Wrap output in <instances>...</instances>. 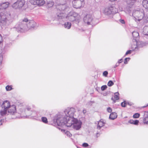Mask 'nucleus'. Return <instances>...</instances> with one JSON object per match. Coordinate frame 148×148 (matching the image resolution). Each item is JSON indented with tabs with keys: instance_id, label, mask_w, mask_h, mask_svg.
<instances>
[{
	"instance_id": "obj_1",
	"label": "nucleus",
	"mask_w": 148,
	"mask_h": 148,
	"mask_svg": "<svg viewBox=\"0 0 148 148\" xmlns=\"http://www.w3.org/2000/svg\"><path fill=\"white\" fill-rule=\"evenodd\" d=\"M74 119L71 118H67V119L66 118H65L64 115L59 114L55 116L53 119V122L59 126H62L65 125L67 127H72Z\"/></svg>"
},
{
	"instance_id": "obj_2",
	"label": "nucleus",
	"mask_w": 148,
	"mask_h": 148,
	"mask_svg": "<svg viewBox=\"0 0 148 148\" xmlns=\"http://www.w3.org/2000/svg\"><path fill=\"white\" fill-rule=\"evenodd\" d=\"M11 22V17L10 14L2 12L0 13V25L2 27L8 25Z\"/></svg>"
},
{
	"instance_id": "obj_3",
	"label": "nucleus",
	"mask_w": 148,
	"mask_h": 148,
	"mask_svg": "<svg viewBox=\"0 0 148 148\" xmlns=\"http://www.w3.org/2000/svg\"><path fill=\"white\" fill-rule=\"evenodd\" d=\"M132 16L135 18V21H140L144 16V11L142 9L133 10L132 12Z\"/></svg>"
},
{
	"instance_id": "obj_4",
	"label": "nucleus",
	"mask_w": 148,
	"mask_h": 148,
	"mask_svg": "<svg viewBox=\"0 0 148 148\" xmlns=\"http://www.w3.org/2000/svg\"><path fill=\"white\" fill-rule=\"evenodd\" d=\"M27 22L28 20L27 18H25L19 24L18 27H16V30L18 32H22L27 30Z\"/></svg>"
},
{
	"instance_id": "obj_5",
	"label": "nucleus",
	"mask_w": 148,
	"mask_h": 148,
	"mask_svg": "<svg viewBox=\"0 0 148 148\" xmlns=\"http://www.w3.org/2000/svg\"><path fill=\"white\" fill-rule=\"evenodd\" d=\"M75 112V110L74 108H68L64 110L63 114L65 118L67 119V118H73Z\"/></svg>"
},
{
	"instance_id": "obj_6",
	"label": "nucleus",
	"mask_w": 148,
	"mask_h": 148,
	"mask_svg": "<svg viewBox=\"0 0 148 148\" xmlns=\"http://www.w3.org/2000/svg\"><path fill=\"white\" fill-rule=\"evenodd\" d=\"M101 12L105 15L108 16L116 13L117 11L115 8L111 6L109 8H104L101 10Z\"/></svg>"
},
{
	"instance_id": "obj_7",
	"label": "nucleus",
	"mask_w": 148,
	"mask_h": 148,
	"mask_svg": "<svg viewBox=\"0 0 148 148\" xmlns=\"http://www.w3.org/2000/svg\"><path fill=\"white\" fill-rule=\"evenodd\" d=\"M72 3L74 8L80 9L84 7L85 3L84 0H73Z\"/></svg>"
},
{
	"instance_id": "obj_8",
	"label": "nucleus",
	"mask_w": 148,
	"mask_h": 148,
	"mask_svg": "<svg viewBox=\"0 0 148 148\" xmlns=\"http://www.w3.org/2000/svg\"><path fill=\"white\" fill-rule=\"evenodd\" d=\"M79 15L77 13L72 12H70L66 16V18L71 21H73L77 20L78 18Z\"/></svg>"
},
{
	"instance_id": "obj_9",
	"label": "nucleus",
	"mask_w": 148,
	"mask_h": 148,
	"mask_svg": "<svg viewBox=\"0 0 148 148\" xmlns=\"http://www.w3.org/2000/svg\"><path fill=\"white\" fill-rule=\"evenodd\" d=\"M25 113V110H24L23 107L19 108V109L15 113V116L16 117H13V118H25L26 116L24 115Z\"/></svg>"
},
{
	"instance_id": "obj_10",
	"label": "nucleus",
	"mask_w": 148,
	"mask_h": 148,
	"mask_svg": "<svg viewBox=\"0 0 148 148\" xmlns=\"http://www.w3.org/2000/svg\"><path fill=\"white\" fill-rule=\"evenodd\" d=\"M65 0V3L64 4H61L59 5L58 8L60 11H67L69 9V5L70 2V0Z\"/></svg>"
},
{
	"instance_id": "obj_11",
	"label": "nucleus",
	"mask_w": 148,
	"mask_h": 148,
	"mask_svg": "<svg viewBox=\"0 0 148 148\" xmlns=\"http://www.w3.org/2000/svg\"><path fill=\"white\" fill-rule=\"evenodd\" d=\"M84 23L88 25H92L95 24L92 16L90 14H87L84 18Z\"/></svg>"
},
{
	"instance_id": "obj_12",
	"label": "nucleus",
	"mask_w": 148,
	"mask_h": 148,
	"mask_svg": "<svg viewBox=\"0 0 148 148\" xmlns=\"http://www.w3.org/2000/svg\"><path fill=\"white\" fill-rule=\"evenodd\" d=\"M25 3V0H17L13 4L12 7L15 9H20L23 6Z\"/></svg>"
},
{
	"instance_id": "obj_13",
	"label": "nucleus",
	"mask_w": 148,
	"mask_h": 148,
	"mask_svg": "<svg viewBox=\"0 0 148 148\" xmlns=\"http://www.w3.org/2000/svg\"><path fill=\"white\" fill-rule=\"evenodd\" d=\"M74 120L72 127L76 130H78L81 128L82 123L81 121L78 120L76 119H74Z\"/></svg>"
},
{
	"instance_id": "obj_14",
	"label": "nucleus",
	"mask_w": 148,
	"mask_h": 148,
	"mask_svg": "<svg viewBox=\"0 0 148 148\" xmlns=\"http://www.w3.org/2000/svg\"><path fill=\"white\" fill-rule=\"evenodd\" d=\"M1 107L2 108L8 110L11 106L10 103L7 100L4 101L1 105Z\"/></svg>"
},
{
	"instance_id": "obj_15",
	"label": "nucleus",
	"mask_w": 148,
	"mask_h": 148,
	"mask_svg": "<svg viewBox=\"0 0 148 148\" xmlns=\"http://www.w3.org/2000/svg\"><path fill=\"white\" fill-rule=\"evenodd\" d=\"M8 112L12 114L15 115V113L16 112L15 106L14 105L11 106L8 110Z\"/></svg>"
},
{
	"instance_id": "obj_16",
	"label": "nucleus",
	"mask_w": 148,
	"mask_h": 148,
	"mask_svg": "<svg viewBox=\"0 0 148 148\" xmlns=\"http://www.w3.org/2000/svg\"><path fill=\"white\" fill-rule=\"evenodd\" d=\"M36 25V23L33 20H28V22H27V29L28 28L31 29L35 27Z\"/></svg>"
},
{
	"instance_id": "obj_17",
	"label": "nucleus",
	"mask_w": 148,
	"mask_h": 148,
	"mask_svg": "<svg viewBox=\"0 0 148 148\" xmlns=\"http://www.w3.org/2000/svg\"><path fill=\"white\" fill-rule=\"evenodd\" d=\"M138 40L135 39V40H133L131 44V49L132 50H136L138 48Z\"/></svg>"
},
{
	"instance_id": "obj_18",
	"label": "nucleus",
	"mask_w": 148,
	"mask_h": 148,
	"mask_svg": "<svg viewBox=\"0 0 148 148\" xmlns=\"http://www.w3.org/2000/svg\"><path fill=\"white\" fill-rule=\"evenodd\" d=\"M105 123V122L102 119L100 120L98 122L97 128L98 130H100L101 127H103Z\"/></svg>"
},
{
	"instance_id": "obj_19",
	"label": "nucleus",
	"mask_w": 148,
	"mask_h": 148,
	"mask_svg": "<svg viewBox=\"0 0 148 148\" xmlns=\"http://www.w3.org/2000/svg\"><path fill=\"white\" fill-rule=\"evenodd\" d=\"M9 4V3L8 2L0 4V10H2L6 9L8 7Z\"/></svg>"
},
{
	"instance_id": "obj_20",
	"label": "nucleus",
	"mask_w": 148,
	"mask_h": 148,
	"mask_svg": "<svg viewBox=\"0 0 148 148\" xmlns=\"http://www.w3.org/2000/svg\"><path fill=\"white\" fill-rule=\"evenodd\" d=\"M132 35L133 38V40H135V39L138 40L139 38V35L138 32L134 31L132 33Z\"/></svg>"
},
{
	"instance_id": "obj_21",
	"label": "nucleus",
	"mask_w": 148,
	"mask_h": 148,
	"mask_svg": "<svg viewBox=\"0 0 148 148\" xmlns=\"http://www.w3.org/2000/svg\"><path fill=\"white\" fill-rule=\"evenodd\" d=\"M117 115L116 113L113 112L111 113L109 116V118L112 120H114L117 118Z\"/></svg>"
},
{
	"instance_id": "obj_22",
	"label": "nucleus",
	"mask_w": 148,
	"mask_h": 148,
	"mask_svg": "<svg viewBox=\"0 0 148 148\" xmlns=\"http://www.w3.org/2000/svg\"><path fill=\"white\" fill-rule=\"evenodd\" d=\"M66 14L65 12L60 13L57 14L58 18L59 19H62L66 17Z\"/></svg>"
},
{
	"instance_id": "obj_23",
	"label": "nucleus",
	"mask_w": 148,
	"mask_h": 148,
	"mask_svg": "<svg viewBox=\"0 0 148 148\" xmlns=\"http://www.w3.org/2000/svg\"><path fill=\"white\" fill-rule=\"evenodd\" d=\"M142 5L146 9L148 10V1L143 0L142 2Z\"/></svg>"
},
{
	"instance_id": "obj_24",
	"label": "nucleus",
	"mask_w": 148,
	"mask_h": 148,
	"mask_svg": "<svg viewBox=\"0 0 148 148\" xmlns=\"http://www.w3.org/2000/svg\"><path fill=\"white\" fill-rule=\"evenodd\" d=\"M71 24V23L69 22H66L64 24V27L65 28L69 29L70 28Z\"/></svg>"
},
{
	"instance_id": "obj_25",
	"label": "nucleus",
	"mask_w": 148,
	"mask_h": 148,
	"mask_svg": "<svg viewBox=\"0 0 148 148\" xmlns=\"http://www.w3.org/2000/svg\"><path fill=\"white\" fill-rule=\"evenodd\" d=\"M143 34L145 35H148V25L145 26L143 29Z\"/></svg>"
},
{
	"instance_id": "obj_26",
	"label": "nucleus",
	"mask_w": 148,
	"mask_h": 148,
	"mask_svg": "<svg viewBox=\"0 0 148 148\" xmlns=\"http://www.w3.org/2000/svg\"><path fill=\"white\" fill-rule=\"evenodd\" d=\"M119 94L118 92L115 93L114 98H112V99L113 101L114 100L115 101L118 100L119 99Z\"/></svg>"
},
{
	"instance_id": "obj_27",
	"label": "nucleus",
	"mask_w": 148,
	"mask_h": 148,
	"mask_svg": "<svg viewBox=\"0 0 148 148\" xmlns=\"http://www.w3.org/2000/svg\"><path fill=\"white\" fill-rule=\"evenodd\" d=\"M146 45V44L143 42L138 41L137 45L138 48L143 47Z\"/></svg>"
},
{
	"instance_id": "obj_28",
	"label": "nucleus",
	"mask_w": 148,
	"mask_h": 148,
	"mask_svg": "<svg viewBox=\"0 0 148 148\" xmlns=\"http://www.w3.org/2000/svg\"><path fill=\"white\" fill-rule=\"evenodd\" d=\"M37 5L39 6L43 5L45 3V1L44 0H37Z\"/></svg>"
},
{
	"instance_id": "obj_29",
	"label": "nucleus",
	"mask_w": 148,
	"mask_h": 148,
	"mask_svg": "<svg viewBox=\"0 0 148 148\" xmlns=\"http://www.w3.org/2000/svg\"><path fill=\"white\" fill-rule=\"evenodd\" d=\"M143 122L145 124H148V115L145 116L143 118Z\"/></svg>"
},
{
	"instance_id": "obj_30",
	"label": "nucleus",
	"mask_w": 148,
	"mask_h": 148,
	"mask_svg": "<svg viewBox=\"0 0 148 148\" xmlns=\"http://www.w3.org/2000/svg\"><path fill=\"white\" fill-rule=\"evenodd\" d=\"M139 121L138 120H130V123L137 125H138Z\"/></svg>"
},
{
	"instance_id": "obj_31",
	"label": "nucleus",
	"mask_w": 148,
	"mask_h": 148,
	"mask_svg": "<svg viewBox=\"0 0 148 148\" xmlns=\"http://www.w3.org/2000/svg\"><path fill=\"white\" fill-rule=\"evenodd\" d=\"M61 131L62 132L65 133V134L68 136L70 137L72 136V134L69 132V131H66L65 130H62Z\"/></svg>"
},
{
	"instance_id": "obj_32",
	"label": "nucleus",
	"mask_w": 148,
	"mask_h": 148,
	"mask_svg": "<svg viewBox=\"0 0 148 148\" xmlns=\"http://www.w3.org/2000/svg\"><path fill=\"white\" fill-rule=\"evenodd\" d=\"M8 110L4 109L3 110H1L0 111V114L2 116L5 115L7 112Z\"/></svg>"
},
{
	"instance_id": "obj_33",
	"label": "nucleus",
	"mask_w": 148,
	"mask_h": 148,
	"mask_svg": "<svg viewBox=\"0 0 148 148\" xmlns=\"http://www.w3.org/2000/svg\"><path fill=\"white\" fill-rule=\"evenodd\" d=\"M41 120L42 122L45 123H47L48 122L47 118L45 117H42L41 118Z\"/></svg>"
},
{
	"instance_id": "obj_34",
	"label": "nucleus",
	"mask_w": 148,
	"mask_h": 148,
	"mask_svg": "<svg viewBox=\"0 0 148 148\" xmlns=\"http://www.w3.org/2000/svg\"><path fill=\"white\" fill-rule=\"evenodd\" d=\"M5 88H6V90L7 91H10L12 89V86H9V85L7 86Z\"/></svg>"
},
{
	"instance_id": "obj_35",
	"label": "nucleus",
	"mask_w": 148,
	"mask_h": 148,
	"mask_svg": "<svg viewBox=\"0 0 148 148\" xmlns=\"http://www.w3.org/2000/svg\"><path fill=\"white\" fill-rule=\"evenodd\" d=\"M140 116V114L138 113H135L133 115V118H138Z\"/></svg>"
},
{
	"instance_id": "obj_36",
	"label": "nucleus",
	"mask_w": 148,
	"mask_h": 148,
	"mask_svg": "<svg viewBox=\"0 0 148 148\" xmlns=\"http://www.w3.org/2000/svg\"><path fill=\"white\" fill-rule=\"evenodd\" d=\"M114 85V83L111 80L109 81L108 83V85L109 86H111Z\"/></svg>"
},
{
	"instance_id": "obj_37",
	"label": "nucleus",
	"mask_w": 148,
	"mask_h": 148,
	"mask_svg": "<svg viewBox=\"0 0 148 148\" xmlns=\"http://www.w3.org/2000/svg\"><path fill=\"white\" fill-rule=\"evenodd\" d=\"M107 88V86L106 85L102 86L101 87V90L102 91H103L105 90Z\"/></svg>"
},
{
	"instance_id": "obj_38",
	"label": "nucleus",
	"mask_w": 148,
	"mask_h": 148,
	"mask_svg": "<svg viewBox=\"0 0 148 148\" xmlns=\"http://www.w3.org/2000/svg\"><path fill=\"white\" fill-rule=\"evenodd\" d=\"M127 104L124 101L123 102H122L121 103V106L123 107H125L126 106Z\"/></svg>"
},
{
	"instance_id": "obj_39",
	"label": "nucleus",
	"mask_w": 148,
	"mask_h": 148,
	"mask_svg": "<svg viewBox=\"0 0 148 148\" xmlns=\"http://www.w3.org/2000/svg\"><path fill=\"white\" fill-rule=\"evenodd\" d=\"M130 60V58H126L124 61V63L125 64H126L127 63V61H128L129 60Z\"/></svg>"
},
{
	"instance_id": "obj_40",
	"label": "nucleus",
	"mask_w": 148,
	"mask_h": 148,
	"mask_svg": "<svg viewBox=\"0 0 148 148\" xmlns=\"http://www.w3.org/2000/svg\"><path fill=\"white\" fill-rule=\"evenodd\" d=\"M108 74V72L106 71H104L103 73V75L105 77H107Z\"/></svg>"
},
{
	"instance_id": "obj_41",
	"label": "nucleus",
	"mask_w": 148,
	"mask_h": 148,
	"mask_svg": "<svg viewBox=\"0 0 148 148\" xmlns=\"http://www.w3.org/2000/svg\"><path fill=\"white\" fill-rule=\"evenodd\" d=\"M107 111L108 112H111L112 111V109L110 107H108L107 108Z\"/></svg>"
},
{
	"instance_id": "obj_42",
	"label": "nucleus",
	"mask_w": 148,
	"mask_h": 148,
	"mask_svg": "<svg viewBox=\"0 0 148 148\" xmlns=\"http://www.w3.org/2000/svg\"><path fill=\"white\" fill-rule=\"evenodd\" d=\"M82 146L84 147H86L88 146V144L87 143H84L83 144Z\"/></svg>"
},
{
	"instance_id": "obj_43",
	"label": "nucleus",
	"mask_w": 148,
	"mask_h": 148,
	"mask_svg": "<svg viewBox=\"0 0 148 148\" xmlns=\"http://www.w3.org/2000/svg\"><path fill=\"white\" fill-rule=\"evenodd\" d=\"M3 41L2 37L1 34H0V45L2 43Z\"/></svg>"
},
{
	"instance_id": "obj_44",
	"label": "nucleus",
	"mask_w": 148,
	"mask_h": 148,
	"mask_svg": "<svg viewBox=\"0 0 148 148\" xmlns=\"http://www.w3.org/2000/svg\"><path fill=\"white\" fill-rule=\"evenodd\" d=\"M3 59V57L2 55H0V65L1 64L2 61Z\"/></svg>"
},
{
	"instance_id": "obj_45",
	"label": "nucleus",
	"mask_w": 148,
	"mask_h": 148,
	"mask_svg": "<svg viewBox=\"0 0 148 148\" xmlns=\"http://www.w3.org/2000/svg\"><path fill=\"white\" fill-rule=\"evenodd\" d=\"M31 109V108L29 106H27L26 108V109L28 111L30 110Z\"/></svg>"
},
{
	"instance_id": "obj_46",
	"label": "nucleus",
	"mask_w": 148,
	"mask_h": 148,
	"mask_svg": "<svg viewBox=\"0 0 148 148\" xmlns=\"http://www.w3.org/2000/svg\"><path fill=\"white\" fill-rule=\"evenodd\" d=\"M120 22L122 24H124L125 23V21L123 20L120 19Z\"/></svg>"
},
{
	"instance_id": "obj_47",
	"label": "nucleus",
	"mask_w": 148,
	"mask_h": 148,
	"mask_svg": "<svg viewBox=\"0 0 148 148\" xmlns=\"http://www.w3.org/2000/svg\"><path fill=\"white\" fill-rule=\"evenodd\" d=\"M51 4V6H52L54 5V3L52 1L50 3H48L49 4Z\"/></svg>"
},
{
	"instance_id": "obj_48",
	"label": "nucleus",
	"mask_w": 148,
	"mask_h": 148,
	"mask_svg": "<svg viewBox=\"0 0 148 148\" xmlns=\"http://www.w3.org/2000/svg\"><path fill=\"white\" fill-rule=\"evenodd\" d=\"M92 102L91 101L88 102V103L87 104V105H88V106H91V105H92Z\"/></svg>"
},
{
	"instance_id": "obj_49",
	"label": "nucleus",
	"mask_w": 148,
	"mask_h": 148,
	"mask_svg": "<svg viewBox=\"0 0 148 148\" xmlns=\"http://www.w3.org/2000/svg\"><path fill=\"white\" fill-rule=\"evenodd\" d=\"M122 62V59H121L119 60L118 61V63H121V62Z\"/></svg>"
},
{
	"instance_id": "obj_50",
	"label": "nucleus",
	"mask_w": 148,
	"mask_h": 148,
	"mask_svg": "<svg viewBox=\"0 0 148 148\" xmlns=\"http://www.w3.org/2000/svg\"><path fill=\"white\" fill-rule=\"evenodd\" d=\"M129 54H130V50H128L125 53V55H127Z\"/></svg>"
},
{
	"instance_id": "obj_51",
	"label": "nucleus",
	"mask_w": 148,
	"mask_h": 148,
	"mask_svg": "<svg viewBox=\"0 0 148 148\" xmlns=\"http://www.w3.org/2000/svg\"><path fill=\"white\" fill-rule=\"evenodd\" d=\"M86 112V110H83V112L84 114H85Z\"/></svg>"
},
{
	"instance_id": "obj_52",
	"label": "nucleus",
	"mask_w": 148,
	"mask_h": 148,
	"mask_svg": "<svg viewBox=\"0 0 148 148\" xmlns=\"http://www.w3.org/2000/svg\"><path fill=\"white\" fill-rule=\"evenodd\" d=\"M136 0H130V1H131V2L133 3H134ZM131 2H130V3Z\"/></svg>"
},
{
	"instance_id": "obj_53",
	"label": "nucleus",
	"mask_w": 148,
	"mask_h": 148,
	"mask_svg": "<svg viewBox=\"0 0 148 148\" xmlns=\"http://www.w3.org/2000/svg\"><path fill=\"white\" fill-rule=\"evenodd\" d=\"M119 63L118 62V63H116V65L117 67V66H119Z\"/></svg>"
},
{
	"instance_id": "obj_54",
	"label": "nucleus",
	"mask_w": 148,
	"mask_h": 148,
	"mask_svg": "<svg viewBox=\"0 0 148 148\" xmlns=\"http://www.w3.org/2000/svg\"><path fill=\"white\" fill-rule=\"evenodd\" d=\"M2 124V121L1 120V121H0V125H1Z\"/></svg>"
},
{
	"instance_id": "obj_55",
	"label": "nucleus",
	"mask_w": 148,
	"mask_h": 148,
	"mask_svg": "<svg viewBox=\"0 0 148 148\" xmlns=\"http://www.w3.org/2000/svg\"><path fill=\"white\" fill-rule=\"evenodd\" d=\"M116 67H117L116 65H115L113 67V68H116Z\"/></svg>"
},
{
	"instance_id": "obj_56",
	"label": "nucleus",
	"mask_w": 148,
	"mask_h": 148,
	"mask_svg": "<svg viewBox=\"0 0 148 148\" xmlns=\"http://www.w3.org/2000/svg\"><path fill=\"white\" fill-rule=\"evenodd\" d=\"M128 122L129 123H130V121H129Z\"/></svg>"
},
{
	"instance_id": "obj_57",
	"label": "nucleus",
	"mask_w": 148,
	"mask_h": 148,
	"mask_svg": "<svg viewBox=\"0 0 148 148\" xmlns=\"http://www.w3.org/2000/svg\"><path fill=\"white\" fill-rule=\"evenodd\" d=\"M130 106L131 105H132L130 103Z\"/></svg>"
},
{
	"instance_id": "obj_58",
	"label": "nucleus",
	"mask_w": 148,
	"mask_h": 148,
	"mask_svg": "<svg viewBox=\"0 0 148 148\" xmlns=\"http://www.w3.org/2000/svg\"><path fill=\"white\" fill-rule=\"evenodd\" d=\"M130 52H131V50H130Z\"/></svg>"
}]
</instances>
